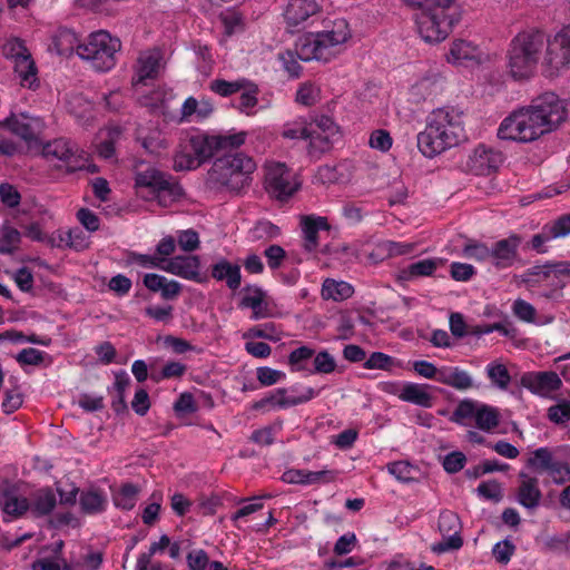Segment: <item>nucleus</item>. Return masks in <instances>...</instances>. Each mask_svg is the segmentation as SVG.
<instances>
[{"label":"nucleus","mask_w":570,"mask_h":570,"mask_svg":"<svg viewBox=\"0 0 570 570\" xmlns=\"http://www.w3.org/2000/svg\"><path fill=\"white\" fill-rule=\"evenodd\" d=\"M547 46L544 57L550 76L570 65V24L561 29L551 40L544 32L528 29L519 32L510 42L507 58L508 69L515 80L530 78L539 62L542 49Z\"/></svg>","instance_id":"nucleus-1"},{"label":"nucleus","mask_w":570,"mask_h":570,"mask_svg":"<svg viewBox=\"0 0 570 570\" xmlns=\"http://www.w3.org/2000/svg\"><path fill=\"white\" fill-rule=\"evenodd\" d=\"M569 104L554 92H544L505 117L498 128L502 140L530 142L553 131L567 119Z\"/></svg>","instance_id":"nucleus-2"},{"label":"nucleus","mask_w":570,"mask_h":570,"mask_svg":"<svg viewBox=\"0 0 570 570\" xmlns=\"http://www.w3.org/2000/svg\"><path fill=\"white\" fill-rule=\"evenodd\" d=\"M351 38L348 23L340 18L332 21L331 28L322 31L306 32L295 42V50H286L278 53V61L289 78H299L303 67L299 60L327 62L334 56V48L343 45Z\"/></svg>","instance_id":"nucleus-3"},{"label":"nucleus","mask_w":570,"mask_h":570,"mask_svg":"<svg viewBox=\"0 0 570 570\" xmlns=\"http://www.w3.org/2000/svg\"><path fill=\"white\" fill-rule=\"evenodd\" d=\"M244 131L232 135H208L202 131L181 137L174 156L176 171L195 170L216 154L238 148L245 142Z\"/></svg>","instance_id":"nucleus-4"},{"label":"nucleus","mask_w":570,"mask_h":570,"mask_svg":"<svg viewBox=\"0 0 570 570\" xmlns=\"http://www.w3.org/2000/svg\"><path fill=\"white\" fill-rule=\"evenodd\" d=\"M466 139L462 112L453 107L439 108L428 117L424 130L417 134V148L426 158H434Z\"/></svg>","instance_id":"nucleus-5"},{"label":"nucleus","mask_w":570,"mask_h":570,"mask_svg":"<svg viewBox=\"0 0 570 570\" xmlns=\"http://www.w3.org/2000/svg\"><path fill=\"white\" fill-rule=\"evenodd\" d=\"M406 6L419 9L416 26L421 38L429 43H439L448 38L460 21L455 0H402Z\"/></svg>","instance_id":"nucleus-6"},{"label":"nucleus","mask_w":570,"mask_h":570,"mask_svg":"<svg viewBox=\"0 0 570 570\" xmlns=\"http://www.w3.org/2000/svg\"><path fill=\"white\" fill-rule=\"evenodd\" d=\"M256 169L254 159L243 153H225L210 168L209 183L218 189L240 194L248 188Z\"/></svg>","instance_id":"nucleus-7"},{"label":"nucleus","mask_w":570,"mask_h":570,"mask_svg":"<svg viewBox=\"0 0 570 570\" xmlns=\"http://www.w3.org/2000/svg\"><path fill=\"white\" fill-rule=\"evenodd\" d=\"M121 50L119 38L108 31L91 32L79 47V58L88 62L98 72L110 71L117 65V55Z\"/></svg>","instance_id":"nucleus-8"},{"label":"nucleus","mask_w":570,"mask_h":570,"mask_svg":"<svg viewBox=\"0 0 570 570\" xmlns=\"http://www.w3.org/2000/svg\"><path fill=\"white\" fill-rule=\"evenodd\" d=\"M449 420L461 426L474 423L479 430L490 432L499 426L501 415L498 407L466 397L458 403Z\"/></svg>","instance_id":"nucleus-9"},{"label":"nucleus","mask_w":570,"mask_h":570,"mask_svg":"<svg viewBox=\"0 0 570 570\" xmlns=\"http://www.w3.org/2000/svg\"><path fill=\"white\" fill-rule=\"evenodd\" d=\"M183 194V187L171 174L157 168L145 170V203L168 207L179 200Z\"/></svg>","instance_id":"nucleus-10"},{"label":"nucleus","mask_w":570,"mask_h":570,"mask_svg":"<svg viewBox=\"0 0 570 570\" xmlns=\"http://www.w3.org/2000/svg\"><path fill=\"white\" fill-rule=\"evenodd\" d=\"M299 183L285 164L276 163L266 168L265 189L268 195L284 202L297 191Z\"/></svg>","instance_id":"nucleus-11"},{"label":"nucleus","mask_w":570,"mask_h":570,"mask_svg":"<svg viewBox=\"0 0 570 570\" xmlns=\"http://www.w3.org/2000/svg\"><path fill=\"white\" fill-rule=\"evenodd\" d=\"M45 129V120L28 112L12 114L0 121V136L9 131L27 142L37 141Z\"/></svg>","instance_id":"nucleus-12"},{"label":"nucleus","mask_w":570,"mask_h":570,"mask_svg":"<svg viewBox=\"0 0 570 570\" xmlns=\"http://www.w3.org/2000/svg\"><path fill=\"white\" fill-rule=\"evenodd\" d=\"M320 13L321 7L316 0H288L283 17L286 29L294 33L313 23Z\"/></svg>","instance_id":"nucleus-13"},{"label":"nucleus","mask_w":570,"mask_h":570,"mask_svg":"<svg viewBox=\"0 0 570 570\" xmlns=\"http://www.w3.org/2000/svg\"><path fill=\"white\" fill-rule=\"evenodd\" d=\"M439 530L445 538L442 542L434 544L432 550L443 553L450 550H458L463 546V539L460 535V519L456 513L444 510L439 515Z\"/></svg>","instance_id":"nucleus-14"},{"label":"nucleus","mask_w":570,"mask_h":570,"mask_svg":"<svg viewBox=\"0 0 570 570\" xmlns=\"http://www.w3.org/2000/svg\"><path fill=\"white\" fill-rule=\"evenodd\" d=\"M522 236L515 233L494 242L491 246V264L497 269H507L520 261L519 247Z\"/></svg>","instance_id":"nucleus-15"},{"label":"nucleus","mask_w":570,"mask_h":570,"mask_svg":"<svg viewBox=\"0 0 570 570\" xmlns=\"http://www.w3.org/2000/svg\"><path fill=\"white\" fill-rule=\"evenodd\" d=\"M161 269L180 278L204 283L207 276L200 273L202 263L197 255H176L163 261Z\"/></svg>","instance_id":"nucleus-16"},{"label":"nucleus","mask_w":570,"mask_h":570,"mask_svg":"<svg viewBox=\"0 0 570 570\" xmlns=\"http://www.w3.org/2000/svg\"><path fill=\"white\" fill-rule=\"evenodd\" d=\"M288 392L285 387H278L271 391L266 396L254 404V409H263L271 404L277 409H289L296 405L305 404L318 395L313 387L305 386L301 395H286Z\"/></svg>","instance_id":"nucleus-17"},{"label":"nucleus","mask_w":570,"mask_h":570,"mask_svg":"<svg viewBox=\"0 0 570 570\" xmlns=\"http://www.w3.org/2000/svg\"><path fill=\"white\" fill-rule=\"evenodd\" d=\"M521 385L535 395L549 397L561 389L562 381L552 371L528 372L521 376Z\"/></svg>","instance_id":"nucleus-18"},{"label":"nucleus","mask_w":570,"mask_h":570,"mask_svg":"<svg viewBox=\"0 0 570 570\" xmlns=\"http://www.w3.org/2000/svg\"><path fill=\"white\" fill-rule=\"evenodd\" d=\"M337 476L338 471L336 470L324 469L321 471H309L289 469L283 473L282 480L289 484L312 485L332 483L337 479Z\"/></svg>","instance_id":"nucleus-19"},{"label":"nucleus","mask_w":570,"mask_h":570,"mask_svg":"<svg viewBox=\"0 0 570 570\" xmlns=\"http://www.w3.org/2000/svg\"><path fill=\"white\" fill-rule=\"evenodd\" d=\"M301 228L303 235V248L313 253L320 245V232H328L331 225L326 217L316 215H305L301 217Z\"/></svg>","instance_id":"nucleus-20"},{"label":"nucleus","mask_w":570,"mask_h":570,"mask_svg":"<svg viewBox=\"0 0 570 570\" xmlns=\"http://www.w3.org/2000/svg\"><path fill=\"white\" fill-rule=\"evenodd\" d=\"M145 288L153 293H159L165 301H173L181 292V284L175 279L156 273H145Z\"/></svg>","instance_id":"nucleus-21"},{"label":"nucleus","mask_w":570,"mask_h":570,"mask_svg":"<svg viewBox=\"0 0 570 570\" xmlns=\"http://www.w3.org/2000/svg\"><path fill=\"white\" fill-rule=\"evenodd\" d=\"M438 382L458 391H468L479 387V385L474 384L471 374L460 366H441V373L440 377H438Z\"/></svg>","instance_id":"nucleus-22"},{"label":"nucleus","mask_w":570,"mask_h":570,"mask_svg":"<svg viewBox=\"0 0 570 570\" xmlns=\"http://www.w3.org/2000/svg\"><path fill=\"white\" fill-rule=\"evenodd\" d=\"M431 389L432 386L429 384L405 382L401 387L399 399L424 409H431L433 406V395L430 393Z\"/></svg>","instance_id":"nucleus-23"},{"label":"nucleus","mask_w":570,"mask_h":570,"mask_svg":"<svg viewBox=\"0 0 570 570\" xmlns=\"http://www.w3.org/2000/svg\"><path fill=\"white\" fill-rule=\"evenodd\" d=\"M519 476L522 482L518 489V502L528 510L537 509L542 498L538 479L530 478L524 472H520Z\"/></svg>","instance_id":"nucleus-24"},{"label":"nucleus","mask_w":570,"mask_h":570,"mask_svg":"<svg viewBox=\"0 0 570 570\" xmlns=\"http://www.w3.org/2000/svg\"><path fill=\"white\" fill-rule=\"evenodd\" d=\"M147 87L148 83L145 81V108H148L153 114L163 115L167 118L169 116L168 104L174 98L173 90L160 86L147 90Z\"/></svg>","instance_id":"nucleus-25"},{"label":"nucleus","mask_w":570,"mask_h":570,"mask_svg":"<svg viewBox=\"0 0 570 570\" xmlns=\"http://www.w3.org/2000/svg\"><path fill=\"white\" fill-rule=\"evenodd\" d=\"M210 275L218 282H226L229 289L236 291L242 283L240 267L226 258H220L212 265Z\"/></svg>","instance_id":"nucleus-26"},{"label":"nucleus","mask_w":570,"mask_h":570,"mask_svg":"<svg viewBox=\"0 0 570 570\" xmlns=\"http://www.w3.org/2000/svg\"><path fill=\"white\" fill-rule=\"evenodd\" d=\"M122 130L118 126H108L97 134L95 140L96 153L105 159L112 158L116 153V144L121 139Z\"/></svg>","instance_id":"nucleus-27"},{"label":"nucleus","mask_w":570,"mask_h":570,"mask_svg":"<svg viewBox=\"0 0 570 570\" xmlns=\"http://www.w3.org/2000/svg\"><path fill=\"white\" fill-rule=\"evenodd\" d=\"M78 153V147L65 138H58L49 141L42 148V155L48 160H60L65 163H71Z\"/></svg>","instance_id":"nucleus-28"},{"label":"nucleus","mask_w":570,"mask_h":570,"mask_svg":"<svg viewBox=\"0 0 570 570\" xmlns=\"http://www.w3.org/2000/svg\"><path fill=\"white\" fill-rule=\"evenodd\" d=\"M13 70L22 87L32 90L39 87L38 68L31 55L14 61Z\"/></svg>","instance_id":"nucleus-29"},{"label":"nucleus","mask_w":570,"mask_h":570,"mask_svg":"<svg viewBox=\"0 0 570 570\" xmlns=\"http://www.w3.org/2000/svg\"><path fill=\"white\" fill-rule=\"evenodd\" d=\"M441 264L440 258H424L411 263L400 269V279L410 282L416 277L432 276Z\"/></svg>","instance_id":"nucleus-30"},{"label":"nucleus","mask_w":570,"mask_h":570,"mask_svg":"<svg viewBox=\"0 0 570 570\" xmlns=\"http://www.w3.org/2000/svg\"><path fill=\"white\" fill-rule=\"evenodd\" d=\"M56 495L50 489H40L29 501V511L36 517L49 514L56 507Z\"/></svg>","instance_id":"nucleus-31"},{"label":"nucleus","mask_w":570,"mask_h":570,"mask_svg":"<svg viewBox=\"0 0 570 570\" xmlns=\"http://www.w3.org/2000/svg\"><path fill=\"white\" fill-rule=\"evenodd\" d=\"M2 511L6 515L18 518L29 511L28 499L21 497L13 490L6 491L0 499Z\"/></svg>","instance_id":"nucleus-32"},{"label":"nucleus","mask_w":570,"mask_h":570,"mask_svg":"<svg viewBox=\"0 0 570 570\" xmlns=\"http://www.w3.org/2000/svg\"><path fill=\"white\" fill-rule=\"evenodd\" d=\"M471 160L481 170L497 169L503 161V155L500 151L480 145L473 150Z\"/></svg>","instance_id":"nucleus-33"},{"label":"nucleus","mask_w":570,"mask_h":570,"mask_svg":"<svg viewBox=\"0 0 570 570\" xmlns=\"http://www.w3.org/2000/svg\"><path fill=\"white\" fill-rule=\"evenodd\" d=\"M553 264V262H546L542 265H534L529 267L520 276L521 282L531 287L548 283L552 274H554Z\"/></svg>","instance_id":"nucleus-34"},{"label":"nucleus","mask_w":570,"mask_h":570,"mask_svg":"<svg viewBox=\"0 0 570 570\" xmlns=\"http://www.w3.org/2000/svg\"><path fill=\"white\" fill-rule=\"evenodd\" d=\"M81 43L77 33L70 29H60L53 37V48L60 56H67L73 51L79 56Z\"/></svg>","instance_id":"nucleus-35"},{"label":"nucleus","mask_w":570,"mask_h":570,"mask_svg":"<svg viewBox=\"0 0 570 570\" xmlns=\"http://www.w3.org/2000/svg\"><path fill=\"white\" fill-rule=\"evenodd\" d=\"M166 68L165 52L155 47L145 52V81L158 78Z\"/></svg>","instance_id":"nucleus-36"},{"label":"nucleus","mask_w":570,"mask_h":570,"mask_svg":"<svg viewBox=\"0 0 570 570\" xmlns=\"http://www.w3.org/2000/svg\"><path fill=\"white\" fill-rule=\"evenodd\" d=\"M354 293L351 284L344 281H335L327 278L322 286V296L324 299L344 301L350 298Z\"/></svg>","instance_id":"nucleus-37"},{"label":"nucleus","mask_w":570,"mask_h":570,"mask_svg":"<svg viewBox=\"0 0 570 570\" xmlns=\"http://www.w3.org/2000/svg\"><path fill=\"white\" fill-rule=\"evenodd\" d=\"M244 291L249 292V294H245L240 302L239 307L240 308H250L253 311L252 318L253 320H259L265 316V314L262 312V306L264 303L265 293L263 289L258 286H246Z\"/></svg>","instance_id":"nucleus-38"},{"label":"nucleus","mask_w":570,"mask_h":570,"mask_svg":"<svg viewBox=\"0 0 570 570\" xmlns=\"http://www.w3.org/2000/svg\"><path fill=\"white\" fill-rule=\"evenodd\" d=\"M485 374L493 387L507 391L510 386L511 375L504 364L497 361L489 363L485 366Z\"/></svg>","instance_id":"nucleus-39"},{"label":"nucleus","mask_w":570,"mask_h":570,"mask_svg":"<svg viewBox=\"0 0 570 570\" xmlns=\"http://www.w3.org/2000/svg\"><path fill=\"white\" fill-rule=\"evenodd\" d=\"M108 504L106 495L100 491L90 489L83 491L80 495V505L83 512L89 514H96L105 511Z\"/></svg>","instance_id":"nucleus-40"},{"label":"nucleus","mask_w":570,"mask_h":570,"mask_svg":"<svg viewBox=\"0 0 570 570\" xmlns=\"http://www.w3.org/2000/svg\"><path fill=\"white\" fill-rule=\"evenodd\" d=\"M315 351L306 345L293 350L288 355V365L292 372H306L308 375V362L313 358Z\"/></svg>","instance_id":"nucleus-41"},{"label":"nucleus","mask_w":570,"mask_h":570,"mask_svg":"<svg viewBox=\"0 0 570 570\" xmlns=\"http://www.w3.org/2000/svg\"><path fill=\"white\" fill-rule=\"evenodd\" d=\"M478 47L471 41L459 39L453 41L448 60L453 63H461L464 60H472L476 57Z\"/></svg>","instance_id":"nucleus-42"},{"label":"nucleus","mask_w":570,"mask_h":570,"mask_svg":"<svg viewBox=\"0 0 570 570\" xmlns=\"http://www.w3.org/2000/svg\"><path fill=\"white\" fill-rule=\"evenodd\" d=\"M67 108L70 114L83 122L91 118L92 102L81 94L71 95L67 100Z\"/></svg>","instance_id":"nucleus-43"},{"label":"nucleus","mask_w":570,"mask_h":570,"mask_svg":"<svg viewBox=\"0 0 570 570\" xmlns=\"http://www.w3.org/2000/svg\"><path fill=\"white\" fill-rule=\"evenodd\" d=\"M282 135L286 139L306 140L308 137L313 136V126H311L305 118L299 117L293 121L286 122Z\"/></svg>","instance_id":"nucleus-44"},{"label":"nucleus","mask_w":570,"mask_h":570,"mask_svg":"<svg viewBox=\"0 0 570 570\" xmlns=\"http://www.w3.org/2000/svg\"><path fill=\"white\" fill-rule=\"evenodd\" d=\"M60 243L75 250H83L89 246V235L79 227L59 233Z\"/></svg>","instance_id":"nucleus-45"},{"label":"nucleus","mask_w":570,"mask_h":570,"mask_svg":"<svg viewBox=\"0 0 570 570\" xmlns=\"http://www.w3.org/2000/svg\"><path fill=\"white\" fill-rule=\"evenodd\" d=\"M249 85V80L246 78H238L233 81H228L225 79H214L209 88L213 92L222 96V97H229L236 92H239Z\"/></svg>","instance_id":"nucleus-46"},{"label":"nucleus","mask_w":570,"mask_h":570,"mask_svg":"<svg viewBox=\"0 0 570 570\" xmlns=\"http://www.w3.org/2000/svg\"><path fill=\"white\" fill-rule=\"evenodd\" d=\"M554 458L550 449L542 446L532 452V455L527 461V468L541 473L548 472L549 468H552Z\"/></svg>","instance_id":"nucleus-47"},{"label":"nucleus","mask_w":570,"mask_h":570,"mask_svg":"<svg viewBox=\"0 0 570 570\" xmlns=\"http://www.w3.org/2000/svg\"><path fill=\"white\" fill-rule=\"evenodd\" d=\"M138 488L131 484H124L114 492V503L117 508L130 510L135 507L138 499Z\"/></svg>","instance_id":"nucleus-48"},{"label":"nucleus","mask_w":570,"mask_h":570,"mask_svg":"<svg viewBox=\"0 0 570 570\" xmlns=\"http://www.w3.org/2000/svg\"><path fill=\"white\" fill-rule=\"evenodd\" d=\"M219 20L224 26V35L227 37H232L234 33L244 30L243 16L235 9L220 12Z\"/></svg>","instance_id":"nucleus-49"},{"label":"nucleus","mask_w":570,"mask_h":570,"mask_svg":"<svg viewBox=\"0 0 570 570\" xmlns=\"http://www.w3.org/2000/svg\"><path fill=\"white\" fill-rule=\"evenodd\" d=\"M258 87L256 83L252 82L249 80V85L243 88V92L239 96L238 105L236 108L247 116L253 115V109L258 104L257 95H258Z\"/></svg>","instance_id":"nucleus-50"},{"label":"nucleus","mask_w":570,"mask_h":570,"mask_svg":"<svg viewBox=\"0 0 570 570\" xmlns=\"http://www.w3.org/2000/svg\"><path fill=\"white\" fill-rule=\"evenodd\" d=\"M313 357V367L308 370V375L331 374L336 370V361L326 350L320 351Z\"/></svg>","instance_id":"nucleus-51"},{"label":"nucleus","mask_w":570,"mask_h":570,"mask_svg":"<svg viewBox=\"0 0 570 570\" xmlns=\"http://www.w3.org/2000/svg\"><path fill=\"white\" fill-rule=\"evenodd\" d=\"M20 240L21 234L18 229L9 225L2 226L0 229V253H13L19 247Z\"/></svg>","instance_id":"nucleus-52"},{"label":"nucleus","mask_w":570,"mask_h":570,"mask_svg":"<svg viewBox=\"0 0 570 570\" xmlns=\"http://www.w3.org/2000/svg\"><path fill=\"white\" fill-rule=\"evenodd\" d=\"M554 240L547 225L544 224L540 232L532 235L524 244V249L533 250L537 254H547L549 252L548 243Z\"/></svg>","instance_id":"nucleus-53"},{"label":"nucleus","mask_w":570,"mask_h":570,"mask_svg":"<svg viewBox=\"0 0 570 570\" xmlns=\"http://www.w3.org/2000/svg\"><path fill=\"white\" fill-rule=\"evenodd\" d=\"M316 130L324 134V146H321V151L327 150L331 145V138L336 134V125L333 119L328 116L321 115L309 122Z\"/></svg>","instance_id":"nucleus-54"},{"label":"nucleus","mask_w":570,"mask_h":570,"mask_svg":"<svg viewBox=\"0 0 570 570\" xmlns=\"http://www.w3.org/2000/svg\"><path fill=\"white\" fill-rule=\"evenodd\" d=\"M2 53L6 58L11 59L13 62L21 58L31 55L24 42L19 38H8L2 45Z\"/></svg>","instance_id":"nucleus-55"},{"label":"nucleus","mask_w":570,"mask_h":570,"mask_svg":"<svg viewBox=\"0 0 570 570\" xmlns=\"http://www.w3.org/2000/svg\"><path fill=\"white\" fill-rule=\"evenodd\" d=\"M395 365V358L383 352H373L365 358L363 367L366 370L391 371Z\"/></svg>","instance_id":"nucleus-56"},{"label":"nucleus","mask_w":570,"mask_h":570,"mask_svg":"<svg viewBox=\"0 0 570 570\" xmlns=\"http://www.w3.org/2000/svg\"><path fill=\"white\" fill-rule=\"evenodd\" d=\"M163 498L160 491H155L149 497L148 503L145 505V525H154L159 519Z\"/></svg>","instance_id":"nucleus-57"},{"label":"nucleus","mask_w":570,"mask_h":570,"mask_svg":"<svg viewBox=\"0 0 570 570\" xmlns=\"http://www.w3.org/2000/svg\"><path fill=\"white\" fill-rule=\"evenodd\" d=\"M389 473H391L397 481L410 483L414 480V466L407 461H395L386 465Z\"/></svg>","instance_id":"nucleus-58"},{"label":"nucleus","mask_w":570,"mask_h":570,"mask_svg":"<svg viewBox=\"0 0 570 570\" xmlns=\"http://www.w3.org/2000/svg\"><path fill=\"white\" fill-rule=\"evenodd\" d=\"M476 494L493 502H500L503 498L501 484L497 480L481 482L476 488Z\"/></svg>","instance_id":"nucleus-59"},{"label":"nucleus","mask_w":570,"mask_h":570,"mask_svg":"<svg viewBox=\"0 0 570 570\" xmlns=\"http://www.w3.org/2000/svg\"><path fill=\"white\" fill-rule=\"evenodd\" d=\"M245 337L265 338L276 342L279 340V331L275 323L268 322L250 327Z\"/></svg>","instance_id":"nucleus-60"},{"label":"nucleus","mask_w":570,"mask_h":570,"mask_svg":"<svg viewBox=\"0 0 570 570\" xmlns=\"http://www.w3.org/2000/svg\"><path fill=\"white\" fill-rule=\"evenodd\" d=\"M546 225L554 239L564 238L570 235V213L562 214Z\"/></svg>","instance_id":"nucleus-61"},{"label":"nucleus","mask_w":570,"mask_h":570,"mask_svg":"<svg viewBox=\"0 0 570 570\" xmlns=\"http://www.w3.org/2000/svg\"><path fill=\"white\" fill-rule=\"evenodd\" d=\"M176 240L179 248L188 253L196 250L200 245L199 235L193 228L178 230Z\"/></svg>","instance_id":"nucleus-62"},{"label":"nucleus","mask_w":570,"mask_h":570,"mask_svg":"<svg viewBox=\"0 0 570 570\" xmlns=\"http://www.w3.org/2000/svg\"><path fill=\"white\" fill-rule=\"evenodd\" d=\"M253 238L259 239H273L281 235V228L269 220H259L252 229Z\"/></svg>","instance_id":"nucleus-63"},{"label":"nucleus","mask_w":570,"mask_h":570,"mask_svg":"<svg viewBox=\"0 0 570 570\" xmlns=\"http://www.w3.org/2000/svg\"><path fill=\"white\" fill-rule=\"evenodd\" d=\"M548 419L556 424H563L570 421V401L561 400L548 409Z\"/></svg>","instance_id":"nucleus-64"}]
</instances>
